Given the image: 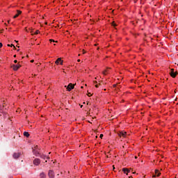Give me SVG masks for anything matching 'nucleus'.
<instances>
[{
  "mask_svg": "<svg viewBox=\"0 0 178 178\" xmlns=\"http://www.w3.org/2000/svg\"><path fill=\"white\" fill-rule=\"evenodd\" d=\"M126 134H127L125 131H121L118 134L119 137H126Z\"/></svg>",
  "mask_w": 178,
  "mask_h": 178,
  "instance_id": "6e6552de",
  "label": "nucleus"
},
{
  "mask_svg": "<svg viewBox=\"0 0 178 178\" xmlns=\"http://www.w3.org/2000/svg\"><path fill=\"white\" fill-rule=\"evenodd\" d=\"M135 159H137V156H135Z\"/></svg>",
  "mask_w": 178,
  "mask_h": 178,
  "instance_id": "4c0bfd02",
  "label": "nucleus"
},
{
  "mask_svg": "<svg viewBox=\"0 0 178 178\" xmlns=\"http://www.w3.org/2000/svg\"><path fill=\"white\" fill-rule=\"evenodd\" d=\"M90 95H91L90 92H88V97H90Z\"/></svg>",
  "mask_w": 178,
  "mask_h": 178,
  "instance_id": "5701e85b",
  "label": "nucleus"
},
{
  "mask_svg": "<svg viewBox=\"0 0 178 178\" xmlns=\"http://www.w3.org/2000/svg\"><path fill=\"white\" fill-rule=\"evenodd\" d=\"M78 62H80V59L78 60Z\"/></svg>",
  "mask_w": 178,
  "mask_h": 178,
  "instance_id": "f704fd0d",
  "label": "nucleus"
},
{
  "mask_svg": "<svg viewBox=\"0 0 178 178\" xmlns=\"http://www.w3.org/2000/svg\"><path fill=\"white\" fill-rule=\"evenodd\" d=\"M74 85H73L72 83H69L68 86H65V88H67V91H72V90H73V88H74Z\"/></svg>",
  "mask_w": 178,
  "mask_h": 178,
  "instance_id": "f257e3e1",
  "label": "nucleus"
},
{
  "mask_svg": "<svg viewBox=\"0 0 178 178\" xmlns=\"http://www.w3.org/2000/svg\"><path fill=\"white\" fill-rule=\"evenodd\" d=\"M83 54H86V51L83 50Z\"/></svg>",
  "mask_w": 178,
  "mask_h": 178,
  "instance_id": "c85d7f7f",
  "label": "nucleus"
},
{
  "mask_svg": "<svg viewBox=\"0 0 178 178\" xmlns=\"http://www.w3.org/2000/svg\"><path fill=\"white\" fill-rule=\"evenodd\" d=\"M33 163L36 165V166H38V165L40 163H41V161L40 160V159H35L34 161H33Z\"/></svg>",
  "mask_w": 178,
  "mask_h": 178,
  "instance_id": "423d86ee",
  "label": "nucleus"
},
{
  "mask_svg": "<svg viewBox=\"0 0 178 178\" xmlns=\"http://www.w3.org/2000/svg\"><path fill=\"white\" fill-rule=\"evenodd\" d=\"M161 176V172L158 170H155V175L152 177H159Z\"/></svg>",
  "mask_w": 178,
  "mask_h": 178,
  "instance_id": "0eeeda50",
  "label": "nucleus"
},
{
  "mask_svg": "<svg viewBox=\"0 0 178 178\" xmlns=\"http://www.w3.org/2000/svg\"><path fill=\"white\" fill-rule=\"evenodd\" d=\"M22 67V65H13L12 67L13 69V70L16 71V70H19V69Z\"/></svg>",
  "mask_w": 178,
  "mask_h": 178,
  "instance_id": "20e7f679",
  "label": "nucleus"
},
{
  "mask_svg": "<svg viewBox=\"0 0 178 178\" xmlns=\"http://www.w3.org/2000/svg\"><path fill=\"white\" fill-rule=\"evenodd\" d=\"M81 108H83V105H81Z\"/></svg>",
  "mask_w": 178,
  "mask_h": 178,
  "instance_id": "72a5a7b5",
  "label": "nucleus"
},
{
  "mask_svg": "<svg viewBox=\"0 0 178 178\" xmlns=\"http://www.w3.org/2000/svg\"><path fill=\"white\" fill-rule=\"evenodd\" d=\"M33 153L34 155H35V156H40V151L38 150V149H33Z\"/></svg>",
  "mask_w": 178,
  "mask_h": 178,
  "instance_id": "39448f33",
  "label": "nucleus"
},
{
  "mask_svg": "<svg viewBox=\"0 0 178 178\" xmlns=\"http://www.w3.org/2000/svg\"><path fill=\"white\" fill-rule=\"evenodd\" d=\"M95 83H97V81H94Z\"/></svg>",
  "mask_w": 178,
  "mask_h": 178,
  "instance_id": "c9c22d12",
  "label": "nucleus"
},
{
  "mask_svg": "<svg viewBox=\"0 0 178 178\" xmlns=\"http://www.w3.org/2000/svg\"><path fill=\"white\" fill-rule=\"evenodd\" d=\"M60 65H63V60H62V58H60Z\"/></svg>",
  "mask_w": 178,
  "mask_h": 178,
  "instance_id": "6ab92c4d",
  "label": "nucleus"
},
{
  "mask_svg": "<svg viewBox=\"0 0 178 178\" xmlns=\"http://www.w3.org/2000/svg\"><path fill=\"white\" fill-rule=\"evenodd\" d=\"M39 156H40V158H42V159H45L47 158V156H45L44 154H42V155L40 154Z\"/></svg>",
  "mask_w": 178,
  "mask_h": 178,
  "instance_id": "2eb2a0df",
  "label": "nucleus"
},
{
  "mask_svg": "<svg viewBox=\"0 0 178 178\" xmlns=\"http://www.w3.org/2000/svg\"><path fill=\"white\" fill-rule=\"evenodd\" d=\"M24 136L25 137H30V134H29V132L24 131Z\"/></svg>",
  "mask_w": 178,
  "mask_h": 178,
  "instance_id": "ddd939ff",
  "label": "nucleus"
},
{
  "mask_svg": "<svg viewBox=\"0 0 178 178\" xmlns=\"http://www.w3.org/2000/svg\"><path fill=\"white\" fill-rule=\"evenodd\" d=\"M96 138H98V136H96Z\"/></svg>",
  "mask_w": 178,
  "mask_h": 178,
  "instance_id": "e433bc0d",
  "label": "nucleus"
},
{
  "mask_svg": "<svg viewBox=\"0 0 178 178\" xmlns=\"http://www.w3.org/2000/svg\"><path fill=\"white\" fill-rule=\"evenodd\" d=\"M81 88H83V86H81Z\"/></svg>",
  "mask_w": 178,
  "mask_h": 178,
  "instance_id": "58836bf2",
  "label": "nucleus"
},
{
  "mask_svg": "<svg viewBox=\"0 0 178 178\" xmlns=\"http://www.w3.org/2000/svg\"><path fill=\"white\" fill-rule=\"evenodd\" d=\"M48 177L49 178H55V172L52 170H49L48 172Z\"/></svg>",
  "mask_w": 178,
  "mask_h": 178,
  "instance_id": "f03ea898",
  "label": "nucleus"
},
{
  "mask_svg": "<svg viewBox=\"0 0 178 178\" xmlns=\"http://www.w3.org/2000/svg\"><path fill=\"white\" fill-rule=\"evenodd\" d=\"M95 87H96V88H98L99 86H98V85H95Z\"/></svg>",
  "mask_w": 178,
  "mask_h": 178,
  "instance_id": "cd10ccee",
  "label": "nucleus"
},
{
  "mask_svg": "<svg viewBox=\"0 0 178 178\" xmlns=\"http://www.w3.org/2000/svg\"><path fill=\"white\" fill-rule=\"evenodd\" d=\"M170 74L171 77L175 79V77H176V76H177V72H175V70L172 69L171 72H170Z\"/></svg>",
  "mask_w": 178,
  "mask_h": 178,
  "instance_id": "7ed1b4c3",
  "label": "nucleus"
},
{
  "mask_svg": "<svg viewBox=\"0 0 178 178\" xmlns=\"http://www.w3.org/2000/svg\"><path fill=\"white\" fill-rule=\"evenodd\" d=\"M113 26H116V24H113Z\"/></svg>",
  "mask_w": 178,
  "mask_h": 178,
  "instance_id": "c756f323",
  "label": "nucleus"
},
{
  "mask_svg": "<svg viewBox=\"0 0 178 178\" xmlns=\"http://www.w3.org/2000/svg\"><path fill=\"white\" fill-rule=\"evenodd\" d=\"M3 108H5V105H3L2 106L0 107L1 111H2V109H3Z\"/></svg>",
  "mask_w": 178,
  "mask_h": 178,
  "instance_id": "412c9836",
  "label": "nucleus"
},
{
  "mask_svg": "<svg viewBox=\"0 0 178 178\" xmlns=\"http://www.w3.org/2000/svg\"><path fill=\"white\" fill-rule=\"evenodd\" d=\"M14 63H17V60H15Z\"/></svg>",
  "mask_w": 178,
  "mask_h": 178,
  "instance_id": "393cba45",
  "label": "nucleus"
},
{
  "mask_svg": "<svg viewBox=\"0 0 178 178\" xmlns=\"http://www.w3.org/2000/svg\"><path fill=\"white\" fill-rule=\"evenodd\" d=\"M8 47H13L14 49H16V47H15V45H13V44H8Z\"/></svg>",
  "mask_w": 178,
  "mask_h": 178,
  "instance_id": "dca6fc26",
  "label": "nucleus"
},
{
  "mask_svg": "<svg viewBox=\"0 0 178 178\" xmlns=\"http://www.w3.org/2000/svg\"><path fill=\"white\" fill-rule=\"evenodd\" d=\"M33 149H38V146L34 147L33 148Z\"/></svg>",
  "mask_w": 178,
  "mask_h": 178,
  "instance_id": "aec40b11",
  "label": "nucleus"
},
{
  "mask_svg": "<svg viewBox=\"0 0 178 178\" xmlns=\"http://www.w3.org/2000/svg\"><path fill=\"white\" fill-rule=\"evenodd\" d=\"M104 137V134H100V138H102Z\"/></svg>",
  "mask_w": 178,
  "mask_h": 178,
  "instance_id": "b1692460",
  "label": "nucleus"
},
{
  "mask_svg": "<svg viewBox=\"0 0 178 178\" xmlns=\"http://www.w3.org/2000/svg\"><path fill=\"white\" fill-rule=\"evenodd\" d=\"M14 58H16V55H14Z\"/></svg>",
  "mask_w": 178,
  "mask_h": 178,
  "instance_id": "473e14b6",
  "label": "nucleus"
},
{
  "mask_svg": "<svg viewBox=\"0 0 178 178\" xmlns=\"http://www.w3.org/2000/svg\"><path fill=\"white\" fill-rule=\"evenodd\" d=\"M113 87H114V88L116 87V84H114V85H113Z\"/></svg>",
  "mask_w": 178,
  "mask_h": 178,
  "instance_id": "7c9ffc66",
  "label": "nucleus"
},
{
  "mask_svg": "<svg viewBox=\"0 0 178 178\" xmlns=\"http://www.w3.org/2000/svg\"><path fill=\"white\" fill-rule=\"evenodd\" d=\"M1 47H3V44H2L1 42H0V48H1Z\"/></svg>",
  "mask_w": 178,
  "mask_h": 178,
  "instance_id": "a878e982",
  "label": "nucleus"
},
{
  "mask_svg": "<svg viewBox=\"0 0 178 178\" xmlns=\"http://www.w3.org/2000/svg\"><path fill=\"white\" fill-rule=\"evenodd\" d=\"M47 159H49V156H47Z\"/></svg>",
  "mask_w": 178,
  "mask_h": 178,
  "instance_id": "2f4dec72",
  "label": "nucleus"
},
{
  "mask_svg": "<svg viewBox=\"0 0 178 178\" xmlns=\"http://www.w3.org/2000/svg\"><path fill=\"white\" fill-rule=\"evenodd\" d=\"M39 33H40V31H36L35 32V34L37 35V34H38Z\"/></svg>",
  "mask_w": 178,
  "mask_h": 178,
  "instance_id": "4be33fe9",
  "label": "nucleus"
},
{
  "mask_svg": "<svg viewBox=\"0 0 178 178\" xmlns=\"http://www.w3.org/2000/svg\"><path fill=\"white\" fill-rule=\"evenodd\" d=\"M108 72L107 70H104V71L103 72V74H104V76H106V72Z\"/></svg>",
  "mask_w": 178,
  "mask_h": 178,
  "instance_id": "a211bd4d",
  "label": "nucleus"
},
{
  "mask_svg": "<svg viewBox=\"0 0 178 178\" xmlns=\"http://www.w3.org/2000/svg\"><path fill=\"white\" fill-rule=\"evenodd\" d=\"M60 63V58H58L56 60L55 63H56V65H59Z\"/></svg>",
  "mask_w": 178,
  "mask_h": 178,
  "instance_id": "4468645a",
  "label": "nucleus"
},
{
  "mask_svg": "<svg viewBox=\"0 0 178 178\" xmlns=\"http://www.w3.org/2000/svg\"><path fill=\"white\" fill-rule=\"evenodd\" d=\"M49 41L50 42H58V41H55L54 39H50Z\"/></svg>",
  "mask_w": 178,
  "mask_h": 178,
  "instance_id": "f3484780",
  "label": "nucleus"
},
{
  "mask_svg": "<svg viewBox=\"0 0 178 178\" xmlns=\"http://www.w3.org/2000/svg\"><path fill=\"white\" fill-rule=\"evenodd\" d=\"M122 170H123L124 173H129V172H130V170L129 169H127V168H123Z\"/></svg>",
  "mask_w": 178,
  "mask_h": 178,
  "instance_id": "f8f14e48",
  "label": "nucleus"
},
{
  "mask_svg": "<svg viewBox=\"0 0 178 178\" xmlns=\"http://www.w3.org/2000/svg\"><path fill=\"white\" fill-rule=\"evenodd\" d=\"M33 62H34V60H31V63H33Z\"/></svg>",
  "mask_w": 178,
  "mask_h": 178,
  "instance_id": "bb28decb",
  "label": "nucleus"
},
{
  "mask_svg": "<svg viewBox=\"0 0 178 178\" xmlns=\"http://www.w3.org/2000/svg\"><path fill=\"white\" fill-rule=\"evenodd\" d=\"M17 13L13 17V19H16V17H19V15H22V11L17 10Z\"/></svg>",
  "mask_w": 178,
  "mask_h": 178,
  "instance_id": "9d476101",
  "label": "nucleus"
},
{
  "mask_svg": "<svg viewBox=\"0 0 178 178\" xmlns=\"http://www.w3.org/2000/svg\"><path fill=\"white\" fill-rule=\"evenodd\" d=\"M40 178H46L47 177V175H45V173L44 172H41L40 174Z\"/></svg>",
  "mask_w": 178,
  "mask_h": 178,
  "instance_id": "9b49d317",
  "label": "nucleus"
},
{
  "mask_svg": "<svg viewBox=\"0 0 178 178\" xmlns=\"http://www.w3.org/2000/svg\"><path fill=\"white\" fill-rule=\"evenodd\" d=\"M20 153H14L13 154V159H17L19 158H20Z\"/></svg>",
  "mask_w": 178,
  "mask_h": 178,
  "instance_id": "1a4fd4ad",
  "label": "nucleus"
}]
</instances>
